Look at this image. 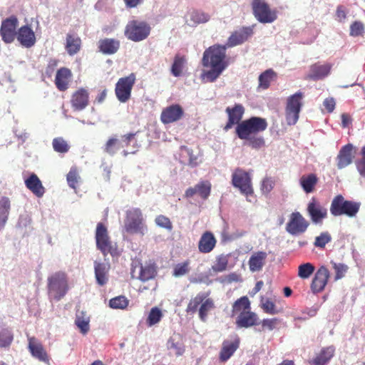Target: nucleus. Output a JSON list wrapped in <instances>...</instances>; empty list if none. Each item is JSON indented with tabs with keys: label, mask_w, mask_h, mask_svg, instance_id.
<instances>
[{
	"label": "nucleus",
	"mask_w": 365,
	"mask_h": 365,
	"mask_svg": "<svg viewBox=\"0 0 365 365\" xmlns=\"http://www.w3.org/2000/svg\"><path fill=\"white\" fill-rule=\"evenodd\" d=\"M226 45L215 44L203 53L202 64L210 70L203 73V77L209 82H214L227 66L226 61Z\"/></svg>",
	"instance_id": "nucleus-1"
},
{
	"label": "nucleus",
	"mask_w": 365,
	"mask_h": 365,
	"mask_svg": "<svg viewBox=\"0 0 365 365\" xmlns=\"http://www.w3.org/2000/svg\"><path fill=\"white\" fill-rule=\"evenodd\" d=\"M267 125L265 118L254 116L238 123L235 133L240 139L247 140L249 146L257 149L264 145V138L257 135L264 131Z\"/></svg>",
	"instance_id": "nucleus-2"
},
{
	"label": "nucleus",
	"mask_w": 365,
	"mask_h": 365,
	"mask_svg": "<svg viewBox=\"0 0 365 365\" xmlns=\"http://www.w3.org/2000/svg\"><path fill=\"white\" fill-rule=\"evenodd\" d=\"M70 289L68 274L58 271L47 278V293L49 300L58 302L68 292Z\"/></svg>",
	"instance_id": "nucleus-3"
},
{
	"label": "nucleus",
	"mask_w": 365,
	"mask_h": 365,
	"mask_svg": "<svg viewBox=\"0 0 365 365\" xmlns=\"http://www.w3.org/2000/svg\"><path fill=\"white\" fill-rule=\"evenodd\" d=\"M210 292L198 293L191 299L187 306L186 312L193 314L198 310V316L202 322H206L209 312L215 308L213 299L210 297Z\"/></svg>",
	"instance_id": "nucleus-4"
},
{
	"label": "nucleus",
	"mask_w": 365,
	"mask_h": 365,
	"mask_svg": "<svg viewBox=\"0 0 365 365\" xmlns=\"http://www.w3.org/2000/svg\"><path fill=\"white\" fill-rule=\"evenodd\" d=\"M95 238L96 247L103 256L106 257L108 255L113 257L120 256V252L118 250V245L111 241L108 229L103 223L97 224Z\"/></svg>",
	"instance_id": "nucleus-5"
},
{
	"label": "nucleus",
	"mask_w": 365,
	"mask_h": 365,
	"mask_svg": "<svg viewBox=\"0 0 365 365\" xmlns=\"http://www.w3.org/2000/svg\"><path fill=\"white\" fill-rule=\"evenodd\" d=\"M360 206V202L345 200L341 195H337L331 200L330 212L334 217L346 215L354 217L359 212Z\"/></svg>",
	"instance_id": "nucleus-6"
},
{
	"label": "nucleus",
	"mask_w": 365,
	"mask_h": 365,
	"mask_svg": "<svg viewBox=\"0 0 365 365\" xmlns=\"http://www.w3.org/2000/svg\"><path fill=\"white\" fill-rule=\"evenodd\" d=\"M232 184L235 187L238 188L242 195L246 196L248 201L252 202L250 197H253L254 190L249 173L242 168H236L232 175Z\"/></svg>",
	"instance_id": "nucleus-7"
},
{
	"label": "nucleus",
	"mask_w": 365,
	"mask_h": 365,
	"mask_svg": "<svg viewBox=\"0 0 365 365\" xmlns=\"http://www.w3.org/2000/svg\"><path fill=\"white\" fill-rule=\"evenodd\" d=\"M124 227L128 233L144 234L147 227L144 224L143 216L140 209L133 208L126 212Z\"/></svg>",
	"instance_id": "nucleus-8"
},
{
	"label": "nucleus",
	"mask_w": 365,
	"mask_h": 365,
	"mask_svg": "<svg viewBox=\"0 0 365 365\" xmlns=\"http://www.w3.org/2000/svg\"><path fill=\"white\" fill-rule=\"evenodd\" d=\"M251 6L255 17L260 23H272L277 18V11L272 10L265 0H252Z\"/></svg>",
	"instance_id": "nucleus-9"
},
{
	"label": "nucleus",
	"mask_w": 365,
	"mask_h": 365,
	"mask_svg": "<svg viewBox=\"0 0 365 365\" xmlns=\"http://www.w3.org/2000/svg\"><path fill=\"white\" fill-rule=\"evenodd\" d=\"M302 98L303 93L301 91L295 93L287 98L285 116L288 125H295L298 121L299 112L302 106Z\"/></svg>",
	"instance_id": "nucleus-10"
},
{
	"label": "nucleus",
	"mask_w": 365,
	"mask_h": 365,
	"mask_svg": "<svg viewBox=\"0 0 365 365\" xmlns=\"http://www.w3.org/2000/svg\"><path fill=\"white\" fill-rule=\"evenodd\" d=\"M150 26L145 21L133 20L125 27V35L130 40L140 41L145 39L150 34Z\"/></svg>",
	"instance_id": "nucleus-11"
},
{
	"label": "nucleus",
	"mask_w": 365,
	"mask_h": 365,
	"mask_svg": "<svg viewBox=\"0 0 365 365\" xmlns=\"http://www.w3.org/2000/svg\"><path fill=\"white\" fill-rule=\"evenodd\" d=\"M135 80V75L133 73L118 79L115 84V93L120 103H125L130 98L131 91Z\"/></svg>",
	"instance_id": "nucleus-12"
},
{
	"label": "nucleus",
	"mask_w": 365,
	"mask_h": 365,
	"mask_svg": "<svg viewBox=\"0 0 365 365\" xmlns=\"http://www.w3.org/2000/svg\"><path fill=\"white\" fill-rule=\"evenodd\" d=\"M18 26L19 20L14 15L2 21L0 28V35L5 43H11L14 41L17 34Z\"/></svg>",
	"instance_id": "nucleus-13"
},
{
	"label": "nucleus",
	"mask_w": 365,
	"mask_h": 365,
	"mask_svg": "<svg viewBox=\"0 0 365 365\" xmlns=\"http://www.w3.org/2000/svg\"><path fill=\"white\" fill-rule=\"evenodd\" d=\"M309 222L299 212H292L286 225V230L292 235L304 233L309 227Z\"/></svg>",
	"instance_id": "nucleus-14"
},
{
	"label": "nucleus",
	"mask_w": 365,
	"mask_h": 365,
	"mask_svg": "<svg viewBox=\"0 0 365 365\" xmlns=\"http://www.w3.org/2000/svg\"><path fill=\"white\" fill-rule=\"evenodd\" d=\"M28 349L31 356L40 361L48 364L49 356L43 344L34 336H28Z\"/></svg>",
	"instance_id": "nucleus-15"
},
{
	"label": "nucleus",
	"mask_w": 365,
	"mask_h": 365,
	"mask_svg": "<svg viewBox=\"0 0 365 365\" xmlns=\"http://www.w3.org/2000/svg\"><path fill=\"white\" fill-rule=\"evenodd\" d=\"M184 110L179 104H173L165 108L160 114V120L163 124H170L180 120Z\"/></svg>",
	"instance_id": "nucleus-16"
},
{
	"label": "nucleus",
	"mask_w": 365,
	"mask_h": 365,
	"mask_svg": "<svg viewBox=\"0 0 365 365\" xmlns=\"http://www.w3.org/2000/svg\"><path fill=\"white\" fill-rule=\"evenodd\" d=\"M307 210L312 222L315 224L321 223L327 217V210L315 197L310 200Z\"/></svg>",
	"instance_id": "nucleus-17"
},
{
	"label": "nucleus",
	"mask_w": 365,
	"mask_h": 365,
	"mask_svg": "<svg viewBox=\"0 0 365 365\" xmlns=\"http://www.w3.org/2000/svg\"><path fill=\"white\" fill-rule=\"evenodd\" d=\"M329 271L325 266H321L314 274L311 283V289L314 293L322 292L327 284Z\"/></svg>",
	"instance_id": "nucleus-18"
},
{
	"label": "nucleus",
	"mask_w": 365,
	"mask_h": 365,
	"mask_svg": "<svg viewBox=\"0 0 365 365\" xmlns=\"http://www.w3.org/2000/svg\"><path fill=\"white\" fill-rule=\"evenodd\" d=\"M253 27L254 26H244L234 31L228 38L226 46L227 47H233L243 43L253 35Z\"/></svg>",
	"instance_id": "nucleus-19"
},
{
	"label": "nucleus",
	"mask_w": 365,
	"mask_h": 365,
	"mask_svg": "<svg viewBox=\"0 0 365 365\" xmlns=\"http://www.w3.org/2000/svg\"><path fill=\"white\" fill-rule=\"evenodd\" d=\"M228 115V120L224 127V130L227 131L231 129L233 125H238L241 123V120L245 113V108L241 104H235L233 107H227L225 110Z\"/></svg>",
	"instance_id": "nucleus-20"
},
{
	"label": "nucleus",
	"mask_w": 365,
	"mask_h": 365,
	"mask_svg": "<svg viewBox=\"0 0 365 365\" xmlns=\"http://www.w3.org/2000/svg\"><path fill=\"white\" fill-rule=\"evenodd\" d=\"M16 38L20 44L25 48H31L36 43V35L29 25L21 26L18 31Z\"/></svg>",
	"instance_id": "nucleus-21"
},
{
	"label": "nucleus",
	"mask_w": 365,
	"mask_h": 365,
	"mask_svg": "<svg viewBox=\"0 0 365 365\" xmlns=\"http://www.w3.org/2000/svg\"><path fill=\"white\" fill-rule=\"evenodd\" d=\"M332 65L329 63L321 64L319 62L312 64L309 68V73L307 79L317 81L327 77L331 72Z\"/></svg>",
	"instance_id": "nucleus-22"
},
{
	"label": "nucleus",
	"mask_w": 365,
	"mask_h": 365,
	"mask_svg": "<svg viewBox=\"0 0 365 365\" xmlns=\"http://www.w3.org/2000/svg\"><path fill=\"white\" fill-rule=\"evenodd\" d=\"M354 159V146L346 144L341 148L336 156V166L341 170L351 164Z\"/></svg>",
	"instance_id": "nucleus-23"
},
{
	"label": "nucleus",
	"mask_w": 365,
	"mask_h": 365,
	"mask_svg": "<svg viewBox=\"0 0 365 365\" xmlns=\"http://www.w3.org/2000/svg\"><path fill=\"white\" fill-rule=\"evenodd\" d=\"M72 77L73 74L69 68L66 67L60 68L56 71L54 80V83L57 89L60 91H66L69 87Z\"/></svg>",
	"instance_id": "nucleus-24"
},
{
	"label": "nucleus",
	"mask_w": 365,
	"mask_h": 365,
	"mask_svg": "<svg viewBox=\"0 0 365 365\" xmlns=\"http://www.w3.org/2000/svg\"><path fill=\"white\" fill-rule=\"evenodd\" d=\"M89 103L88 92L85 88H79L71 96V104L74 110H83Z\"/></svg>",
	"instance_id": "nucleus-25"
},
{
	"label": "nucleus",
	"mask_w": 365,
	"mask_h": 365,
	"mask_svg": "<svg viewBox=\"0 0 365 365\" xmlns=\"http://www.w3.org/2000/svg\"><path fill=\"white\" fill-rule=\"evenodd\" d=\"M217 239L210 231H205L201 235L197 247L200 252L207 254L211 252L216 247Z\"/></svg>",
	"instance_id": "nucleus-26"
},
{
	"label": "nucleus",
	"mask_w": 365,
	"mask_h": 365,
	"mask_svg": "<svg viewBox=\"0 0 365 365\" xmlns=\"http://www.w3.org/2000/svg\"><path fill=\"white\" fill-rule=\"evenodd\" d=\"M211 183L209 181H201L195 187H189L185 193L186 197H192L198 194L202 199H207L210 194Z\"/></svg>",
	"instance_id": "nucleus-27"
},
{
	"label": "nucleus",
	"mask_w": 365,
	"mask_h": 365,
	"mask_svg": "<svg viewBox=\"0 0 365 365\" xmlns=\"http://www.w3.org/2000/svg\"><path fill=\"white\" fill-rule=\"evenodd\" d=\"M239 345L240 339L237 336H235L233 341L225 340L220 352V360L222 362L227 361L238 349Z\"/></svg>",
	"instance_id": "nucleus-28"
},
{
	"label": "nucleus",
	"mask_w": 365,
	"mask_h": 365,
	"mask_svg": "<svg viewBox=\"0 0 365 365\" xmlns=\"http://www.w3.org/2000/svg\"><path fill=\"white\" fill-rule=\"evenodd\" d=\"M26 187L37 197H41L45 193V188L38 177L32 173L25 180Z\"/></svg>",
	"instance_id": "nucleus-29"
},
{
	"label": "nucleus",
	"mask_w": 365,
	"mask_h": 365,
	"mask_svg": "<svg viewBox=\"0 0 365 365\" xmlns=\"http://www.w3.org/2000/svg\"><path fill=\"white\" fill-rule=\"evenodd\" d=\"M267 257V254L263 251L254 252L248 261L250 270L252 272L262 270Z\"/></svg>",
	"instance_id": "nucleus-30"
},
{
	"label": "nucleus",
	"mask_w": 365,
	"mask_h": 365,
	"mask_svg": "<svg viewBox=\"0 0 365 365\" xmlns=\"http://www.w3.org/2000/svg\"><path fill=\"white\" fill-rule=\"evenodd\" d=\"M257 315L250 309L237 317L235 323L237 327L248 328L257 324Z\"/></svg>",
	"instance_id": "nucleus-31"
},
{
	"label": "nucleus",
	"mask_w": 365,
	"mask_h": 365,
	"mask_svg": "<svg viewBox=\"0 0 365 365\" xmlns=\"http://www.w3.org/2000/svg\"><path fill=\"white\" fill-rule=\"evenodd\" d=\"M120 48V41L114 38H106L98 41L99 51L103 54L115 53Z\"/></svg>",
	"instance_id": "nucleus-32"
},
{
	"label": "nucleus",
	"mask_w": 365,
	"mask_h": 365,
	"mask_svg": "<svg viewBox=\"0 0 365 365\" xmlns=\"http://www.w3.org/2000/svg\"><path fill=\"white\" fill-rule=\"evenodd\" d=\"M319 178L315 173L303 175L299 179V185L307 194L312 193L315 190Z\"/></svg>",
	"instance_id": "nucleus-33"
},
{
	"label": "nucleus",
	"mask_w": 365,
	"mask_h": 365,
	"mask_svg": "<svg viewBox=\"0 0 365 365\" xmlns=\"http://www.w3.org/2000/svg\"><path fill=\"white\" fill-rule=\"evenodd\" d=\"M81 48V40L76 34H67L65 48L70 56L76 54Z\"/></svg>",
	"instance_id": "nucleus-34"
},
{
	"label": "nucleus",
	"mask_w": 365,
	"mask_h": 365,
	"mask_svg": "<svg viewBox=\"0 0 365 365\" xmlns=\"http://www.w3.org/2000/svg\"><path fill=\"white\" fill-rule=\"evenodd\" d=\"M109 269V264L96 261L94 262L95 276L99 285L103 286L107 283Z\"/></svg>",
	"instance_id": "nucleus-35"
},
{
	"label": "nucleus",
	"mask_w": 365,
	"mask_h": 365,
	"mask_svg": "<svg viewBox=\"0 0 365 365\" xmlns=\"http://www.w3.org/2000/svg\"><path fill=\"white\" fill-rule=\"evenodd\" d=\"M187 63V58L185 56L179 53L175 54L173 63L171 66L170 72L175 77L180 76Z\"/></svg>",
	"instance_id": "nucleus-36"
},
{
	"label": "nucleus",
	"mask_w": 365,
	"mask_h": 365,
	"mask_svg": "<svg viewBox=\"0 0 365 365\" xmlns=\"http://www.w3.org/2000/svg\"><path fill=\"white\" fill-rule=\"evenodd\" d=\"M251 309L250 302L247 296H243L237 299L232 304V316L237 317Z\"/></svg>",
	"instance_id": "nucleus-37"
},
{
	"label": "nucleus",
	"mask_w": 365,
	"mask_h": 365,
	"mask_svg": "<svg viewBox=\"0 0 365 365\" xmlns=\"http://www.w3.org/2000/svg\"><path fill=\"white\" fill-rule=\"evenodd\" d=\"M334 351L333 346L323 348L311 363L314 365H325L333 357Z\"/></svg>",
	"instance_id": "nucleus-38"
},
{
	"label": "nucleus",
	"mask_w": 365,
	"mask_h": 365,
	"mask_svg": "<svg viewBox=\"0 0 365 365\" xmlns=\"http://www.w3.org/2000/svg\"><path fill=\"white\" fill-rule=\"evenodd\" d=\"M11 208V202L9 197H0V230H1L8 220Z\"/></svg>",
	"instance_id": "nucleus-39"
},
{
	"label": "nucleus",
	"mask_w": 365,
	"mask_h": 365,
	"mask_svg": "<svg viewBox=\"0 0 365 365\" xmlns=\"http://www.w3.org/2000/svg\"><path fill=\"white\" fill-rule=\"evenodd\" d=\"M229 262V256L228 255H220L215 257V260L214 264L212 265L210 268V271H212L215 274H217L220 272H223L227 270Z\"/></svg>",
	"instance_id": "nucleus-40"
},
{
	"label": "nucleus",
	"mask_w": 365,
	"mask_h": 365,
	"mask_svg": "<svg viewBox=\"0 0 365 365\" xmlns=\"http://www.w3.org/2000/svg\"><path fill=\"white\" fill-rule=\"evenodd\" d=\"M14 340V334L11 329L0 324V347L6 348L10 346Z\"/></svg>",
	"instance_id": "nucleus-41"
},
{
	"label": "nucleus",
	"mask_w": 365,
	"mask_h": 365,
	"mask_svg": "<svg viewBox=\"0 0 365 365\" xmlns=\"http://www.w3.org/2000/svg\"><path fill=\"white\" fill-rule=\"evenodd\" d=\"M277 73L272 69L266 70L259 76V87L267 89L269 87L272 81H274Z\"/></svg>",
	"instance_id": "nucleus-42"
},
{
	"label": "nucleus",
	"mask_w": 365,
	"mask_h": 365,
	"mask_svg": "<svg viewBox=\"0 0 365 365\" xmlns=\"http://www.w3.org/2000/svg\"><path fill=\"white\" fill-rule=\"evenodd\" d=\"M89 317L86 312L81 311L77 312L75 324L83 334H86L89 330Z\"/></svg>",
	"instance_id": "nucleus-43"
},
{
	"label": "nucleus",
	"mask_w": 365,
	"mask_h": 365,
	"mask_svg": "<svg viewBox=\"0 0 365 365\" xmlns=\"http://www.w3.org/2000/svg\"><path fill=\"white\" fill-rule=\"evenodd\" d=\"M156 274L157 270L153 264L141 265L138 278L142 282H146L154 278Z\"/></svg>",
	"instance_id": "nucleus-44"
},
{
	"label": "nucleus",
	"mask_w": 365,
	"mask_h": 365,
	"mask_svg": "<svg viewBox=\"0 0 365 365\" xmlns=\"http://www.w3.org/2000/svg\"><path fill=\"white\" fill-rule=\"evenodd\" d=\"M190 260L187 259L182 262L176 264L173 270V276L180 277L187 274L190 271Z\"/></svg>",
	"instance_id": "nucleus-45"
},
{
	"label": "nucleus",
	"mask_w": 365,
	"mask_h": 365,
	"mask_svg": "<svg viewBox=\"0 0 365 365\" xmlns=\"http://www.w3.org/2000/svg\"><path fill=\"white\" fill-rule=\"evenodd\" d=\"M261 307L264 312L269 314H277L283 312L282 308H277L274 302L269 299L262 298Z\"/></svg>",
	"instance_id": "nucleus-46"
},
{
	"label": "nucleus",
	"mask_w": 365,
	"mask_h": 365,
	"mask_svg": "<svg viewBox=\"0 0 365 365\" xmlns=\"http://www.w3.org/2000/svg\"><path fill=\"white\" fill-rule=\"evenodd\" d=\"M52 146L53 150L58 153H66L70 149L69 144L62 137L53 138Z\"/></svg>",
	"instance_id": "nucleus-47"
},
{
	"label": "nucleus",
	"mask_w": 365,
	"mask_h": 365,
	"mask_svg": "<svg viewBox=\"0 0 365 365\" xmlns=\"http://www.w3.org/2000/svg\"><path fill=\"white\" fill-rule=\"evenodd\" d=\"M210 16L203 11L195 10L190 14V20L194 24H205L209 21Z\"/></svg>",
	"instance_id": "nucleus-48"
},
{
	"label": "nucleus",
	"mask_w": 365,
	"mask_h": 365,
	"mask_svg": "<svg viewBox=\"0 0 365 365\" xmlns=\"http://www.w3.org/2000/svg\"><path fill=\"white\" fill-rule=\"evenodd\" d=\"M163 317V313L161 310L155 307H153L148 314V317L146 319V323L148 327H152L156 324H158Z\"/></svg>",
	"instance_id": "nucleus-49"
},
{
	"label": "nucleus",
	"mask_w": 365,
	"mask_h": 365,
	"mask_svg": "<svg viewBox=\"0 0 365 365\" xmlns=\"http://www.w3.org/2000/svg\"><path fill=\"white\" fill-rule=\"evenodd\" d=\"M121 149L120 139L112 137L108 140L105 145L104 150L110 155H114Z\"/></svg>",
	"instance_id": "nucleus-50"
},
{
	"label": "nucleus",
	"mask_w": 365,
	"mask_h": 365,
	"mask_svg": "<svg viewBox=\"0 0 365 365\" xmlns=\"http://www.w3.org/2000/svg\"><path fill=\"white\" fill-rule=\"evenodd\" d=\"M314 266L309 262L302 264L298 267V276L301 279H308L314 272Z\"/></svg>",
	"instance_id": "nucleus-51"
},
{
	"label": "nucleus",
	"mask_w": 365,
	"mask_h": 365,
	"mask_svg": "<svg viewBox=\"0 0 365 365\" xmlns=\"http://www.w3.org/2000/svg\"><path fill=\"white\" fill-rule=\"evenodd\" d=\"M331 236L328 232H323L319 236L315 237L314 245L316 247L324 248L326 245L330 242Z\"/></svg>",
	"instance_id": "nucleus-52"
},
{
	"label": "nucleus",
	"mask_w": 365,
	"mask_h": 365,
	"mask_svg": "<svg viewBox=\"0 0 365 365\" xmlns=\"http://www.w3.org/2000/svg\"><path fill=\"white\" fill-rule=\"evenodd\" d=\"M128 300L124 296H118L113 298L109 302V305L113 309H125L128 305Z\"/></svg>",
	"instance_id": "nucleus-53"
},
{
	"label": "nucleus",
	"mask_w": 365,
	"mask_h": 365,
	"mask_svg": "<svg viewBox=\"0 0 365 365\" xmlns=\"http://www.w3.org/2000/svg\"><path fill=\"white\" fill-rule=\"evenodd\" d=\"M155 222L158 227L164 228L168 231H171L173 230V226L170 220L163 215H158L155 219Z\"/></svg>",
	"instance_id": "nucleus-54"
},
{
	"label": "nucleus",
	"mask_w": 365,
	"mask_h": 365,
	"mask_svg": "<svg viewBox=\"0 0 365 365\" xmlns=\"http://www.w3.org/2000/svg\"><path fill=\"white\" fill-rule=\"evenodd\" d=\"M333 264V268L335 270V280L340 279L343 278L345 275V273L347 272L349 267L347 265L342 263H336L331 262Z\"/></svg>",
	"instance_id": "nucleus-55"
},
{
	"label": "nucleus",
	"mask_w": 365,
	"mask_h": 365,
	"mask_svg": "<svg viewBox=\"0 0 365 365\" xmlns=\"http://www.w3.org/2000/svg\"><path fill=\"white\" fill-rule=\"evenodd\" d=\"M275 185L274 180L271 177L264 178L261 183V191L264 194L269 193Z\"/></svg>",
	"instance_id": "nucleus-56"
},
{
	"label": "nucleus",
	"mask_w": 365,
	"mask_h": 365,
	"mask_svg": "<svg viewBox=\"0 0 365 365\" xmlns=\"http://www.w3.org/2000/svg\"><path fill=\"white\" fill-rule=\"evenodd\" d=\"M66 178L68 185L71 187L76 189L80 179L76 169H71V170L67 174Z\"/></svg>",
	"instance_id": "nucleus-57"
},
{
	"label": "nucleus",
	"mask_w": 365,
	"mask_h": 365,
	"mask_svg": "<svg viewBox=\"0 0 365 365\" xmlns=\"http://www.w3.org/2000/svg\"><path fill=\"white\" fill-rule=\"evenodd\" d=\"M135 135L136 133H130L122 135L120 139L121 149L128 147L132 143H135Z\"/></svg>",
	"instance_id": "nucleus-58"
},
{
	"label": "nucleus",
	"mask_w": 365,
	"mask_h": 365,
	"mask_svg": "<svg viewBox=\"0 0 365 365\" xmlns=\"http://www.w3.org/2000/svg\"><path fill=\"white\" fill-rule=\"evenodd\" d=\"M364 26L360 21H354L350 26V35L352 36H359L364 34Z\"/></svg>",
	"instance_id": "nucleus-59"
},
{
	"label": "nucleus",
	"mask_w": 365,
	"mask_h": 365,
	"mask_svg": "<svg viewBox=\"0 0 365 365\" xmlns=\"http://www.w3.org/2000/svg\"><path fill=\"white\" fill-rule=\"evenodd\" d=\"M361 158L356 161V168L361 176H365V146L361 150Z\"/></svg>",
	"instance_id": "nucleus-60"
},
{
	"label": "nucleus",
	"mask_w": 365,
	"mask_h": 365,
	"mask_svg": "<svg viewBox=\"0 0 365 365\" xmlns=\"http://www.w3.org/2000/svg\"><path fill=\"white\" fill-rule=\"evenodd\" d=\"M279 322V320L277 318L266 319L262 320V327L263 329H267L271 331L276 327Z\"/></svg>",
	"instance_id": "nucleus-61"
},
{
	"label": "nucleus",
	"mask_w": 365,
	"mask_h": 365,
	"mask_svg": "<svg viewBox=\"0 0 365 365\" xmlns=\"http://www.w3.org/2000/svg\"><path fill=\"white\" fill-rule=\"evenodd\" d=\"M323 105L328 113H331L335 108L336 102L333 98H327L324 101Z\"/></svg>",
	"instance_id": "nucleus-62"
},
{
	"label": "nucleus",
	"mask_w": 365,
	"mask_h": 365,
	"mask_svg": "<svg viewBox=\"0 0 365 365\" xmlns=\"http://www.w3.org/2000/svg\"><path fill=\"white\" fill-rule=\"evenodd\" d=\"M341 126L343 128H347L351 123V116L348 113H342L341 115Z\"/></svg>",
	"instance_id": "nucleus-63"
},
{
	"label": "nucleus",
	"mask_w": 365,
	"mask_h": 365,
	"mask_svg": "<svg viewBox=\"0 0 365 365\" xmlns=\"http://www.w3.org/2000/svg\"><path fill=\"white\" fill-rule=\"evenodd\" d=\"M336 15L339 21H343L346 17V14L343 6H339L337 7Z\"/></svg>",
	"instance_id": "nucleus-64"
}]
</instances>
